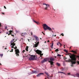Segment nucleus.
<instances>
[{
	"label": "nucleus",
	"mask_w": 79,
	"mask_h": 79,
	"mask_svg": "<svg viewBox=\"0 0 79 79\" xmlns=\"http://www.w3.org/2000/svg\"><path fill=\"white\" fill-rule=\"evenodd\" d=\"M66 55H69L70 58H71V59H69V61L71 62L72 64H75L76 62L73 61H76V55L71 54V53H68L66 54Z\"/></svg>",
	"instance_id": "obj_1"
},
{
	"label": "nucleus",
	"mask_w": 79,
	"mask_h": 79,
	"mask_svg": "<svg viewBox=\"0 0 79 79\" xmlns=\"http://www.w3.org/2000/svg\"><path fill=\"white\" fill-rule=\"evenodd\" d=\"M43 28L45 31H46V30H49V31H51L52 32H53L52 31V28L48 26V25L46 24H43Z\"/></svg>",
	"instance_id": "obj_2"
},
{
	"label": "nucleus",
	"mask_w": 79,
	"mask_h": 79,
	"mask_svg": "<svg viewBox=\"0 0 79 79\" xmlns=\"http://www.w3.org/2000/svg\"><path fill=\"white\" fill-rule=\"evenodd\" d=\"M14 48V49H15V53L16 54V56H19V53H20V52H19V50L18 49H17V47L16 46L15 47L13 48Z\"/></svg>",
	"instance_id": "obj_3"
},
{
	"label": "nucleus",
	"mask_w": 79,
	"mask_h": 79,
	"mask_svg": "<svg viewBox=\"0 0 79 79\" xmlns=\"http://www.w3.org/2000/svg\"><path fill=\"white\" fill-rule=\"evenodd\" d=\"M15 39H13L11 41V48H14V46H15V45H16V44L15 43Z\"/></svg>",
	"instance_id": "obj_4"
},
{
	"label": "nucleus",
	"mask_w": 79,
	"mask_h": 79,
	"mask_svg": "<svg viewBox=\"0 0 79 79\" xmlns=\"http://www.w3.org/2000/svg\"><path fill=\"white\" fill-rule=\"evenodd\" d=\"M36 52L39 55H40V56L41 57V56H43V54H42V51L39 50L36 51Z\"/></svg>",
	"instance_id": "obj_5"
},
{
	"label": "nucleus",
	"mask_w": 79,
	"mask_h": 79,
	"mask_svg": "<svg viewBox=\"0 0 79 79\" xmlns=\"http://www.w3.org/2000/svg\"><path fill=\"white\" fill-rule=\"evenodd\" d=\"M35 56L31 55V57L29 58V60H34L35 59Z\"/></svg>",
	"instance_id": "obj_6"
},
{
	"label": "nucleus",
	"mask_w": 79,
	"mask_h": 79,
	"mask_svg": "<svg viewBox=\"0 0 79 79\" xmlns=\"http://www.w3.org/2000/svg\"><path fill=\"white\" fill-rule=\"evenodd\" d=\"M35 44L34 45L33 47H37L38 45L39 44V42H35Z\"/></svg>",
	"instance_id": "obj_7"
},
{
	"label": "nucleus",
	"mask_w": 79,
	"mask_h": 79,
	"mask_svg": "<svg viewBox=\"0 0 79 79\" xmlns=\"http://www.w3.org/2000/svg\"><path fill=\"white\" fill-rule=\"evenodd\" d=\"M43 5H45L46 7L45 8V10H47V8H48V7H50V5L48 4H46L45 3H43Z\"/></svg>",
	"instance_id": "obj_8"
},
{
	"label": "nucleus",
	"mask_w": 79,
	"mask_h": 79,
	"mask_svg": "<svg viewBox=\"0 0 79 79\" xmlns=\"http://www.w3.org/2000/svg\"><path fill=\"white\" fill-rule=\"evenodd\" d=\"M12 32H13V31L10 30L9 31L10 33L8 34V35H10V34L11 35H12V36H13V37H14V35H13V34H12V33H11Z\"/></svg>",
	"instance_id": "obj_9"
},
{
	"label": "nucleus",
	"mask_w": 79,
	"mask_h": 79,
	"mask_svg": "<svg viewBox=\"0 0 79 79\" xmlns=\"http://www.w3.org/2000/svg\"><path fill=\"white\" fill-rule=\"evenodd\" d=\"M47 61V59H44L41 61V62L42 63H45V62H46V61Z\"/></svg>",
	"instance_id": "obj_10"
},
{
	"label": "nucleus",
	"mask_w": 79,
	"mask_h": 79,
	"mask_svg": "<svg viewBox=\"0 0 79 79\" xmlns=\"http://www.w3.org/2000/svg\"><path fill=\"white\" fill-rule=\"evenodd\" d=\"M42 74H44V73H40L39 74H38L36 75L37 77H40V76L42 75Z\"/></svg>",
	"instance_id": "obj_11"
},
{
	"label": "nucleus",
	"mask_w": 79,
	"mask_h": 79,
	"mask_svg": "<svg viewBox=\"0 0 79 79\" xmlns=\"http://www.w3.org/2000/svg\"><path fill=\"white\" fill-rule=\"evenodd\" d=\"M50 61H54V58L53 57H50Z\"/></svg>",
	"instance_id": "obj_12"
},
{
	"label": "nucleus",
	"mask_w": 79,
	"mask_h": 79,
	"mask_svg": "<svg viewBox=\"0 0 79 79\" xmlns=\"http://www.w3.org/2000/svg\"><path fill=\"white\" fill-rule=\"evenodd\" d=\"M35 38L37 41H39V38H38V37H37V36H35Z\"/></svg>",
	"instance_id": "obj_13"
},
{
	"label": "nucleus",
	"mask_w": 79,
	"mask_h": 79,
	"mask_svg": "<svg viewBox=\"0 0 79 79\" xmlns=\"http://www.w3.org/2000/svg\"><path fill=\"white\" fill-rule=\"evenodd\" d=\"M32 73L33 74H34V73H35V74H36L37 73H38V71H33Z\"/></svg>",
	"instance_id": "obj_14"
},
{
	"label": "nucleus",
	"mask_w": 79,
	"mask_h": 79,
	"mask_svg": "<svg viewBox=\"0 0 79 79\" xmlns=\"http://www.w3.org/2000/svg\"><path fill=\"white\" fill-rule=\"evenodd\" d=\"M49 62L50 63L51 65H53V64H54V62H53L49 61Z\"/></svg>",
	"instance_id": "obj_15"
},
{
	"label": "nucleus",
	"mask_w": 79,
	"mask_h": 79,
	"mask_svg": "<svg viewBox=\"0 0 79 79\" xmlns=\"http://www.w3.org/2000/svg\"><path fill=\"white\" fill-rule=\"evenodd\" d=\"M33 22H34V23H36V24H39V22H37L34 20H33Z\"/></svg>",
	"instance_id": "obj_16"
},
{
	"label": "nucleus",
	"mask_w": 79,
	"mask_h": 79,
	"mask_svg": "<svg viewBox=\"0 0 79 79\" xmlns=\"http://www.w3.org/2000/svg\"><path fill=\"white\" fill-rule=\"evenodd\" d=\"M57 45H60V46H61L62 45V44L61 43H60V42L57 43Z\"/></svg>",
	"instance_id": "obj_17"
},
{
	"label": "nucleus",
	"mask_w": 79,
	"mask_h": 79,
	"mask_svg": "<svg viewBox=\"0 0 79 79\" xmlns=\"http://www.w3.org/2000/svg\"><path fill=\"white\" fill-rule=\"evenodd\" d=\"M71 52H73V53H75V54H76L77 53H76V52L73 51V50H72L71 51Z\"/></svg>",
	"instance_id": "obj_18"
},
{
	"label": "nucleus",
	"mask_w": 79,
	"mask_h": 79,
	"mask_svg": "<svg viewBox=\"0 0 79 79\" xmlns=\"http://www.w3.org/2000/svg\"><path fill=\"white\" fill-rule=\"evenodd\" d=\"M28 48H29V47H28V46L26 47V50L27 52H28Z\"/></svg>",
	"instance_id": "obj_19"
},
{
	"label": "nucleus",
	"mask_w": 79,
	"mask_h": 79,
	"mask_svg": "<svg viewBox=\"0 0 79 79\" xmlns=\"http://www.w3.org/2000/svg\"><path fill=\"white\" fill-rule=\"evenodd\" d=\"M56 65H57V66H60V64H59L58 63H56Z\"/></svg>",
	"instance_id": "obj_20"
},
{
	"label": "nucleus",
	"mask_w": 79,
	"mask_h": 79,
	"mask_svg": "<svg viewBox=\"0 0 79 79\" xmlns=\"http://www.w3.org/2000/svg\"><path fill=\"white\" fill-rule=\"evenodd\" d=\"M58 73H62L63 74H65V75H66V74H65V73H63V72H58Z\"/></svg>",
	"instance_id": "obj_21"
},
{
	"label": "nucleus",
	"mask_w": 79,
	"mask_h": 79,
	"mask_svg": "<svg viewBox=\"0 0 79 79\" xmlns=\"http://www.w3.org/2000/svg\"><path fill=\"white\" fill-rule=\"evenodd\" d=\"M45 74H46L48 76H49V74H48V73L45 72Z\"/></svg>",
	"instance_id": "obj_22"
},
{
	"label": "nucleus",
	"mask_w": 79,
	"mask_h": 79,
	"mask_svg": "<svg viewBox=\"0 0 79 79\" xmlns=\"http://www.w3.org/2000/svg\"><path fill=\"white\" fill-rule=\"evenodd\" d=\"M55 52H58V51H59V50H58V49H56L55 50Z\"/></svg>",
	"instance_id": "obj_23"
},
{
	"label": "nucleus",
	"mask_w": 79,
	"mask_h": 79,
	"mask_svg": "<svg viewBox=\"0 0 79 79\" xmlns=\"http://www.w3.org/2000/svg\"><path fill=\"white\" fill-rule=\"evenodd\" d=\"M64 52H66V53H68V51L66 50V49H64Z\"/></svg>",
	"instance_id": "obj_24"
},
{
	"label": "nucleus",
	"mask_w": 79,
	"mask_h": 79,
	"mask_svg": "<svg viewBox=\"0 0 79 79\" xmlns=\"http://www.w3.org/2000/svg\"><path fill=\"white\" fill-rule=\"evenodd\" d=\"M25 36L24 34V33H23L22 34L21 36Z\"/></svg>",
	"instance_id": "obj_25"
},
{
	"label": "nucleus",
	"mask_w": 79,
	"mask_h": 79,
	"mask_svg": "<svg viewBox=\"0 0 79 79\" xmlns=\"http://www.w3.org/2000/svg\"><path fill=\"white\" fill-rule=\"evenodd\" d=\"M57 56H61V55H60L59 54H58L57 55Z\"/></svg>",
	"instance_id": "obj_26"
},
{
	"label": "nucleus",
	"mask_w": 79,
	"mask_h": 79,
	"mask_svg": "<svg viewBox=\"0 0 79 79\" xmlns=\"http://www.w3.org/2000/svg\"><path fill=\"white\" fill-rule=\"evenodd\" d=\"M13 52V49H11V51H10V52Z\"/></svg>",
	"instance_id": "obj_27"
},
{
	"label": "nucleus",
	"mask_w": 79,
	"mask_h": 79,
	"mask_svg": "<svg viewBox=\"0 0 79 79\" xmlns=\"http://www.w3.org/2000/svg\"><path fill=\"white\" fill-rule=\"evenodd\" d=\"M3 54H0V56L2 57V56H3Z\"/></svg>",
	"instance_id": "obj_28"
},
{
	"label": "nucleus",
	"mask_w": 79,
	"mask_h": 79,
	"mask_svg": "<svg viewBox=\"0 0 79 79\" xmlns=\"http://www.w3.org/2000/svg\"><path fill=\"white\" fill-rule=\"evenodd\" d=\"M53 43H52L51 45V47L52 48L53 47Z\"/></svg>",
	"instance_id": "obj_29"
},
{
	"label": "nucleus",
	"mask_w": 79,
	"mask_h": 79,
	"mask_svg": "<svg viewBox=\"0 0 79 79\" xmlns=\"http://www.w3.org/2000/svg\"><path fill=\"white\" fill-rule=\"evenodd\" d=\"M61 35H62V36H64V34H63V33H61Z\"/></svg>",
	"instance_id": "obj_30"
},
{
	"label": "nucleus",
	"mask_w": 79,
	"mask_h": 79,
	"mask_svg": "<svg viewBox=\"0 0 79 79\" xmlns=\"http://www.w3.org/2000/svg\"><path fill=\"white\" fill-rule=\"evenodd\" d=\"M67 74H68V75H69V76L71 75V73H67Z\"/></svg>",
	"instance_id": "obj_31"
},
{
	"label": "nucleus",
	"mask_w": 79,
	"mask_h": 79,
	"mask_svg": "<svg viewBox=\"0 0 79 79\" xmlns=\"http://www.w3.org/2000/svg\"><path fill=\"white\" fill-rule=\"evenodd\" d=\"M77 76L79 77V74H77Z\"/></svg>",
	"instance_id": "obj_32"
},
{
	"label": "nucleus",
	"mask_w": 79,
	"mask_h": 79,
	"mask_svg": "<svg viewBox=\"0 0 79 79\" xmlns=\"http://www.w3.org/2000/svg\"><path fill=\"white\" fill-rule=\"evenodd\" d=\"M4 8H5V9H6V7L5 6H4Z\"/></svg>",
	"instance_id": "obj_33"
},
{
	"label": "nucleus",
	"mask_w": 79,
	"mask_h": 79,
	"mask_svg": "<svg viewBox=\"0 0 79 79\" xmlns=\"http://www.w3.org/2000/svg\"><path fill=\"white\" fill-rule=\"evenodd\" d=\"M42 33L44 34V35H45V33H44V32H42Z\"/></svg>",
	"instance_id": "obj_34"
},
{
	"label": "nucleus",
	"mask_w": 79,
	"mask_h": 79,
	"mask_svg": "<svg viewBox=\"0 0 79 79\" xmlns=\"http://www.w3.org/2000/svg\"><path fill=\"white\" fill-rule=\"evenodd\" d=\"M24 52H25V50H24L23 51V53H24Z\"/></svg>",
	"instance_id": "obj_35"
},
{
	"label": "nucleus",
	"mask_w": 79,
	"mask_h": 79,
	"mask_svg": "<svg viewBox=\"0 0 79 79\" xmlns=\"http://www.w3.org/2000/svg\"><path fill=\"white\" fill-rule=\"evenodd\" d=\"M64 60H66V59H67L66 57H64Z\"/></svg>",
	"instance_id": "obj_36"
},
{
	"label": "nucleus",
	"mask_w": 79,
	"mask_h": 79,
	"mask_svg": "<svg viewBox=\"0 0 79 79\" xmlns=\"http://www.w3.org/2000/svg\"><path fill=\"white\" fill-rule=\"evenodd\" d=\"M62 71H64V69H62Z\"/></svg>",
	"instance_id": "obj_37"
},
{
	"label": "nucleus",
	"mask_w": 79,
	"mask_h": 79,
	"mask_svg": "<svg viewBox=\"0 0 79 79\" xmlns=\"http://www.w3.org/2000/svg\"><path fill=\"white\" fill-rule=\"evenodd\" d=\"M1 26H2V24H1V23H0V27H1Z\"/></svg>",
	"instance_id": "obj_38"
},
{
	"label": "nucleus",
	"mask_w": 79,
	"mask_h": 79,
	"mask_svg": "<svg viewBox=\"0 0 79 79\" xmlns=\"http://www.w3.org/2000/svg\"><path fill=\"white\" fill-rule=\"evenodd\" d=\"M2 14L3 15H4L5 14L4 13H2Z\"/></svg>",
	"instance_id": "obj_39"
},
{
	"label": "nucleus",
	"mask_w": 79,
	"mask_h": 79,
	"mask_svg": "<svg viewBox=\"0 0 79 79\" xmlns=\"http://www.w3.org/2000/svg\"><path fill=\"white\" fill-rule=\"evenodd\" d=\"M50 42V41L48 40V42Z\"/></svg>",
	"instance_id": "obj_40"
},
{
	"label": "nucleus",
	"mask_w": 79,
	"mask_h": 79,
	"mask_svg": "<svg viewBox=\"0 0 79 79\" xmlns=\"http://www.w3.org/2000/svg\"><path fill=\"white\" fill-rule=\"evenodd\" d=\"M6 28H7V27H6L5 29H6Z\"/></svg>",
	"instance_id": "obj_41"
},
{
	"label": "nucleus",
	"mask_w": 79,
	"mask_h": 79,
	"mask_svg": "<svg viewBox=\"0 0 79 79\" xmlns=\"http://www.w3.org/2000/svg\"><path fill=\"white\" fill-rule=\"evenodd\" d=\"M77 63H78V64H79V61L77 62Z\"/></svg>",
	"instance_id": "obj_42"
},
{
	"label": "nucleus",
	"mask_w": 79,
	"mask_h": 79,
	"mask_svg": "<svg viewBox=\"0 0 79 79\" xmlns=\"http://www.w3.org/2000/svg\"><path fill=\"white\" fill-rule=\"evenodd\" d=\"M8 34V32H6V34Z\"/></svg>",
	"instance_id": "obj_43"
},
{
	"label": "nucleus",
	"mask_w": 79,
	"mask_h": 79,
	"mask_svg": "<svg viewBox=\"0 0 79 79\" xmlns=\"http://www.w3.org/2000/svg\"><path fill=\"white\" fill-rule=\"evenodd\" d=\"M56 35H54V37H56Z\"/></svg>",
	"instance_id": "obj_44"
},
{
	"label": "nucleus",
	"mask_w": 79,
	"mask_h": 79,
	"mask_svg": "<svg viewBox=\"0 0 79 79\" xmlns=\"http://www.w3.org/2000/svg\"><path fill=\"white\" fill-rule=\"evenodd\" d=\"M29 40H30L29 39H28V42H29Z\"/></svg>",
	"instance_id": "obj_45"
},
{
	"label": "nucleus",
	"mask_w": 79,
	"mask_h": 79,
	"mask_svg": "<svg viewBox=\"0 0 79 79\" xmlns=\"http://www.w3.org/2000/svg\"><path fill=\"white\" fill-rule=\"evenodd\" d=\"M64 46H65V45H64V48H65V47H64Z\"/></svg>",
	"instance_id": "obj_46"
},
{
	"label": "nucleus",
	"mask_w": 79,
	"mask_h": 79,
	"mask_svg": "<svg viewBox=\"0 0 79 79\" xmlns=\"http://www.w3.org/2000/svg\"><path fill=\"white\" fill-rule=\"evenodd\" d=\"M0 65H2V64H1V63H0Z\"/></svg>",
	"instance_id": "obj_47"
},
{
	"label": "nucleus",
	"mask_w": 79,
	"mask_h": 79,
	"mask_svg": "<svg viewBox=\"0 0 79 79\" xmlns=\"http://www.w3.org/2000/svg\"><path fill=\"white\" fill-rule=\"evenodd\" d=\"M71 47H70V48L71 49Z\"/></svg>",
	"instance_id": "obj_48"
},
{
	"label": "nucleus",
	"mask_w": 79,
	"mask_h": 79,
	"mask_svg": "<svg viewBox=\"0 0 79 79\" xmlns=\"http://www.w3.org/2000/svg\"><path fill=\"white\" fill-rule=\"evenodd\" d=\"M78 58H79L78 60H79V56H78Z\"/></svg>",
	"instance_id": "obj_49"
},
{
	"label": "nucleus",
	"mask_w": 79,
	"mask_h": 79,
	"mask_svg": "<svg viewBox=\"0 0 79 79\" xmlns=\"http://www.w3.org/2000/svg\"><path fill=\"white\" fill-rule=\"evenodd\" d=\"M47 77L48 78V77Z\"/></svg>",
	"instance_id": "obj_50"
},
{
	"label": "nucleus",
	"mask_w": 79,
	"mask_h": 79,
	"mask_svg": "<svg viewBox=\"0 0 79 79\" xmlns=\"http://www.w3.org/2000/svg\"><path fill=\"white\" fill-rule=\"evenodd\" d=\"M44 43H46V41H45Z\"/></svg>",
	"instance_id": "obj_51"
},
{
	"label": "nucleus",
	"mask_w": 79,
	"mask_h": 79,
	"mask_svg": "<svg viewBox=\"0 0 79 79\" xmlns=\"http://www.w3.org/2000/svg\"><path fill=\"white\" fill-rule=\"evenodd\" d=\"M5 50L6 49V48H5Z\"/></svg>",
	"instance_id": "obj_52"
},
{
	"label": "nucleus",
	"mask_w": 79,
	"mask_h": 79,
	"mask_svg": "<svg viewBox=\"0 0 79 79\" xmlns=\"http://www.w3.org/2000/svg\"><path fill=\"white\" fill-rule=\"evenodd\" d=\"M51 67H52V66L51 65Z\"/></svg>",
	"instance_id": "obj_53"
},
{
	"label": "nucleus",
	"mask_w": 79,
	"mask_h": 79,
	"mask_svg": "<svg viewBox=\"0 0 79 79\" xmlns=\"http://www.w3.org/2000/svg\"><path fill=\"white\" fill-rule=\"evenodd\" d=\"M47 79V78H45V79Z\"/></svg>",
	"instance_id": "obj_54"
},
{
	"label": "nucleus",
	"mask_w": 79,
	"mask_h": 79,
	"mask_svg": "<svg viewBox=\"0 0 79 79\" xmlns=\"http://www.w3.org/2000/svg\"><path fill=\"white\" fill-rule=\"evenodd\" d=\"M22 1H24V0H22Z\"/></svg>",
	"instance_id": "obj_55"
},
{
	"label": "nucleus",
	"mask_w": 79,
	"mask_h": 79,
	"mask_svg": "<svg viewBox=\"0 0 79 79\" xmlns=\"http://www.w3.org/2000/svg\"><path fill=\"white\" fill-rule=\"evenodd\" d=\"M71 66H73V65H72Z\"/></svg>",
	"instance_id": "obj_56"
},
{
	"label": "nucleus",
	"mask_w": 79,
	"mask_h": 79,
	"mask_svg": "<svg viewBox=\"0 0 79 79\" xmlns=\"http://www.w3.org/2000/svg\"><path fill=\"white\" fill-rule=\"evenodd\" d=\"M53 37V35H52Z\"/></svg>",
	"instance_id": "obj_57"
},
{
	"label": "nucleus",
	"mask_w": 79,
	"mask_h": 79,
	"mask_svg": "<svg viewBox=\"0 0 79 79\" xmlns=\"http://www.w3.org/2000/svg\"><path fill=\"white\" fill-rule=\"evenodd\" d=\"M55 58H56V57H55Z\"/></svg>",
	"instance_id": "obj_58"
},
{
	"label": "nucleus",
	"mask_w": 79,
	"mask_h": 79,
	"mask_svg": "<svg viewBox=\"0 0 79 79\" xmlns=\"http://www.w3.org/2000/svg\"><path fill=\"white\" fill-rule=\"evenodd\" d=\"M53 29H54V28H53Z\"/></svg>",
	"instance_id": "obj_59"
},
{
	"label": "nucleus",
	"mask_w": 79,
	"mask_h": 79,
	"mask_svg": "<svg viewBox=\"0 0 79 79\" xmlns=\"http://www.w3.org/2000/svg\"><path fill=\"white\" fill-rule=\"evenodd\" d=\"M7 31H8V29H7Z\"/></svg>",
	"instance_id": "obj_60"
},
{
	"label": "nucleus",
	"mask_w": 79,
	"mask_h": 79,
	"mask_svg": "<svg viewBox=\"0 0 79 79\" xmlns=\"http://www.w3.org/2000/svg\"><path fill=\"white\" fill-rule=\"evenodd\" d=\"M0 33H1V32H0Z\"/></svg>",
	"instance_id": "obj_61"
},
{
	"label": "nucleus",
	"mask_w": 79,
	"mask_h": 79,
	"mask_svg": "<svg viewBox=\"0 0 79 79\" xmlns=\"http://www.w3.org/2000/svg\"><path fill=\"white\" fill-rule=\"evenodd\" d=\"M40 39H41V40L42 39L41 38H40Z\"/></svg>",
	"instance_id": "obj_62"
}]
</instances>
